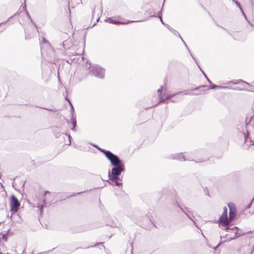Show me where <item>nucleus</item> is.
Listing matches in <instances>:
<instances>
[{"label": "nucleus", "mask_w": 254, "mask_h": 254, "mask_svg": "<svg viewBox=\"0 0 254 254\" xmlns=\"http://www.w3.org/2000/svg\"><path fill=\"white\" fill-rule=\"evenodd\" d=\"M159 98H160V102H159L160 103H162V102H164V100H164V99H161V97H159Z\"/></svg>", "instance_id": "f8f14e48"}, {"label": "nucleus", "mask_w": 254, "mask_h": 254, "mask_svg": "<svg viewBox=\"0 0 254 254\" xmlns=\"http://www.w3.org/2000/svg\"><path fill=\"white\" fill-rule=\"evenodd\" d=\"M218 221L219 225L223 227H226L229 224L230 221H229V219H228L227 208L226 207H224L223 212L219 217Z\"/></svg>", "instance_id": "20e7f679"}, {"label": "nucleus", "mask_w": 254, "mask_h": 254, "mask_svg": "<svg viewBox=\"0 0 254 254\" xmlns=\"http://www.w3.org/2000/svg\"><path fill=\"white\" fill-rule=\"evenodd\" d=\"M66 12L67 14L70 15V10L69 9V1H68L66 4Z\"/></svg>", "instance_id": "6e6552de"}, {"label": "nucleus", "mask_w": 254, "mask_h": 254, "mask_svg": "<svg viewBox=\"0 0 254 254\" xmlns=\"http://www.w3.org/2000/svg\"><path fill=\"white\" fill-rule=\"evenodd\" d=\"M99 70V75H97V76L100 78H103L104 75V71L102 69H97V70Z\"/></svg>", "instance_id": "423d86ee"}, {"label": "nucleus", "mask_w": 254, "mask_h": 254, "mask_svg": "<svg viewBox=\"0 0 254 254\" xmlns=\"http://www.w3.org/2000/svg\"><path fill=\"white\" fill-rule=\"evenodd\" d=\"M172 96H167L166 98V100L170 99Z\"/></svg>", "instance_id": "ddd939ff"}, {"label": "nucleus", "mask_w": 254, "mask_h": 254, "mask_svg": "<svg viewBox=\"0 0 254 254\" xmlns=\"http://www.w3.org/2000/svg\"><path fill=\"white\" fill-rule=\"evenodd\" d=\"M232 230L233 231H234V232L237 233V231H238V228H237V227H234L233 229H232Z\"/></svg>", "instance_id": "9b49d317"}, {"label": "nucleus", "mask_w": 254, "mask_h": 254, "mask_svg": "<svg viewBox=\"0 0 254 254\" xmlns=\"http://www.w3.org/2000/svg\"><path fill=\"white\" fill-rule=\"evenodd\" d=\"M228 207L230 209L229 214V219L231 222L236 216V208L233 207V206L228 204Z\"/></svg>", "instance_id": "39448f33"}, {"label": "nucleus", "mask_w": 254, "mask_h": 254, "mask_svg": "<svg viewBox=\"0 0 254 254\" xmlns=\"http://www.w3.org/2000/svg\"><path fill=\"white\" fill-rule=\"evenodd\" d=\"M0 254H2L0 252Z\"/></svg>", "instance_id": "dca6fc26"}, {"label": "nucleus", "mask_w": 254, "mask_h": 254, "mask_svg": "<svg viewBox=\"0 0 254 254\" xmlns=\"http://www.w3.org/2000/svg\"><path fill=\"white\" fill-rule=\"evenodd\" d=\"M0 235L1 236V238L5 241L6 242L8 239V234L0 233Z\"/></svg>", "instance_id": "0eeeda50"}, {"label": "nucleus", "mask_w": 254, "mask_h": 254, "mask_svg": "<svg viewBox=\"0 0 254 254\" xmlns=\"http://www.w3.org/2000/svg\"><path fill=\"white\" fill-rule=\"evenodd\" d=\"M116 167H114L112 169V171L109 173V179L114 182L117 186H121L122 183H119L116 181L118 179L119 176L121 174V172L124 170V165L123 164L117 165Z\"/></svg>", "instance_id": "f257e3e1"}, {"label": "nucleus", "mask_w": 254, "mask_h": 254, "mask_svg": "<svg viewBox=\"0 0 254 254\" xmlns=\"http://www.w3.org/2000/svg\"><path fill=\"white\" fill-rule=\"evenodd\" d=\"M43 40L44 42L48 43V41H47L45 38L43 39Z\"/></svg>", "instance_id": "4468645a"}, {"label": "nucleus", "mask_w": 254, "mask_h": 254, "mask_svg": "<svg viewBox=\"0 0 254 254\" xmlns=\"http://www.w3.org/2000/svg\"><path fill=\"white\" fill-rule=\"evenodd\" d=\"M163 89V87L162 86H161L160 88L158 89L157 91L160 94V95H159L160 96H161V95Z\"/></svg>", "instance_id": "1a4fd4ad"}, {"label": "nucleus", "mask_w": 254, "mask_h": 254, "mask_svg": "<svg viewBox=\"0 0 254 254\" xmlns=\"http://www.w3.org/2000/svg\"><path fill=\"white\" fill-rule=\"evenodd\" d=\"M71 123H72V124L73 125V127H75V125H76V121L75 119H72L71 120Z\"/></svg>", "instance_id": "9d476101"}, {"label": "nucleus", "mask_w": 254, "mask_h": 254, "mask_svg": "<svg viewBox=\"0 0 254 254\" xmlns=\"http://www.w3.org/2000/svg\"><path fill=\"white\" fill-rule=\"evenodd\" d=\"M100 151L103 152L106 157L110 161L112 164L114 166H117L122 164L118 157L109 151H106L103 149H99Z\"/></svg>", "instance_id": "f03ea898"}, {"label": "nucleus", "mask_w": 254, "mask_h": 254, "mask_svg": "<svg viewBox=\"0 0 254 254\" xmlns=\"http://www.w3.org/2000/svg\"><path fill=\"white\" fill-rule=\"evenodd\" d=\"M229 229L228 227H226V230H229Z\"/></svg>", "instance_id": "2eb2a0df"}, {"label": "nucleus", "mask_w": 254, "mask_h": 254, "mask_svg": "<svg viewBox=\"0 0 254 254\" xmlns=\"http://www.w3.org/2000/svg\"><path fill=\"white\" fill-rule=\"evenodd\" d=\"M9 204L10 207V210L11 212V213L13 214L17 212L19 209L20 204L15 195H11L10 199Z\"/></svg>", "instance_id": "7ed1b4c3"}]
</instances>
